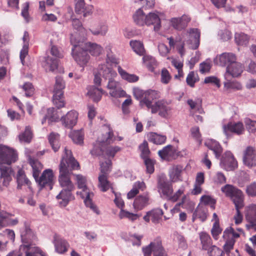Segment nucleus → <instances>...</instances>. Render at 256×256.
<instances>
[{"label": "nucleus", "mask_w": 256, "mask_h": 256, "mask_svg": "<svg viewBox=\"0 0 256 256\" xmlns=\"http://www.w3.org/2000/svg\"><path fill=\"white\" fill-rule=\"evenodd\" d=\"M158 154L162 159L166 160L175 159L178 156L176 150L170 145H168L159 150Z\"/></svg>", "instance_id": "nucleus-27"}, {"label": "nucleus", "mask_w": 256, "mask_h": 256, "mask_svg": "<svg viewBox=\"0 0 256 256\" xmlns=\"http://www.w3.org/2000/svg\"><path fill=\"white\" fill-rule=\"evenodd\" d=\"M189 210H192L194 207V203L190 200L186 196H184L182 200V202L175 206V207L171 210L172 213H174L178 211V207L180 206Z\"/></svg>", "instance_id": "nucleus-39"}, {"label": "nucleus", "mask_w": 256, "mask_h": 256, "mask_svg": "<svg viewBox=\"0 0 256 256\" xmlns=\"http://www.w3.org/2000/svg\"><path fill=\"white\" fill-rule=\"evenodd\" d=\"M149 198L146 194L138 196L134 202V208L136 210H142L148 204Z\"/></svg>", "instance_id": "nucleus-40"}, {"label": "nucleus", "mask_w": 256, "mask_h": 256, "mask_svg": "<svg viewBox=\"0 0 256 256\" xmlns=\"http://www.w3.org/2000/svg\"><path fill=\"white\" fill-rule=\"evenodd\" d=\"M245 216L250 224L248 226L256 229V204H252L246 208Z\"/></svg>", "instance_id": "nucleus-24"}, {"label": "nucleus", "mask_w": 256, "mask_h": 256, "mask_svg": "<svg viewBox=\"0 0 256 256\" xmlns=\"http://www.w3.org/2000/svg\"><path fill=\"white\" fill-rule=\"evenodd\" d=\"M198 75L194 72H190L186 79L187 84L190 87H194L195 83L198 80Z\"/></svg>", "instance_id": "nucleus-64"}, {"label": "nucleus", "mask_w": 256, "mask_h": 256, "mask_svg": "<svg viewBox=\"0 0 256 256\" xmlns=\"http://www.w3.org/2000/svg\"><path fill=\"white\" fill-rule=\"evenodd\" d=\"M130 45L134 51L137 54L142 56L144 53V48L142 43L138 40H131Z\"/></svg>", "instance_id": "nucleus-54"}, {"label": "nucleus", "mask_w": 256, "mask_h": 256, "mask_svg": "<svg viewBox=\"0 0 256 256\" xmlns=\"http://www.w3.org/2000/svg\"><path fill=\"white\" fill-rule=\"evenodd\" d=\"M60 115L58 112L54 108H49L47 110V114L44 116L42 121V124H44L46 120L48 123L50 124L52 122H56L59 120Z\"/></svg>", "instance_id": "nucleus-35"}, {"label": "nucleus", "mask_w": 256, "mask_h": 256, "mask_svg": "<svg viewBox=\"0 0 256 256\" xmlns=\"http://www.w3.org/2000/svg\"><path fill=\"white\" fill-rule=\"evenodd\" d=\"M19 140L21 142H30L32 138V132L29 126H26L24 132L18 136Z\"/></svg>", "instance_id": "nucleus-58"}, {"label": "nucleus", "mask_w": 256, "mask_h": 256, "mask_svg": "<svg viewBox=\"0 0 256 256\" xmlns=\"http://www.w3.org/2000/svg\"><path fill=\"white\" fill-rule=\"evenodd\" d=\"M85 196H86L84 198V202L85 204L87 207H89L92 209L94 212H95L97 214H100V211L98 210V208L94 205L92 200V198L94 194H88V193H84Z\"/></svg>", "instance_id": "nucleus-52"}, {"label": "nucleus", "mask_w": 256, "mask_h": 256, "mask_svg": "<svg viewBox=\"0 0 256 256\" xmlns=\"http://www.w3.org/2000/svg\"><path fill=\"white\" fill-rule=\"evenodd\" d=\"M20 232L22 244L18 251L12 252L6 256H22L23 253L26 256H47L39 248L34 246L36 237L30 228L29 222H24L20 228Z\"/></svg>", "instance_id": "nucleus-1"}, {"label": "nucleus", "mask_w": 256, "mask_h": 256, "mask_svg": "<svg viewBox=\"0 0 256 256\" xmlns=\"http://www.w3.org/2000/svg\"><path fill=\"white\" fill-rule=\"evenodd\" d=\"M76 180L78 188L82 190L81 192H78L77 194H80L82 198H84L85 196L84 193H88V194H93L90 192V190L86 186V176L81 174L76 175Z\"/></svg>", "instance_id": "nucleus-29"}, {"label": "nucleus", "mask_w": 256, "mask_h": 256, "mask_svg": "<svg viewBox=\"0 0 256 256\" xmlns=\"http://www.w3.org/2000/svg\"><path fill=\"white\" fill-rule=\"evenodd\" d=\"M190 18L188 16L184 14L180 18H172L170 22L172 26L178 30L184 28L190 22Z\"/></svg>", "instance_id": "nucleus-28"}, {"label": "nucleus", "mask_w": 256, "mask_h": 256, "mask_svg": "<svg viewBox=\"0 0 256 256\" xmlns=\"http://www.w3.org/2000/svg\"><path fill=\"white\" fill-rule=\"evenodd\" d=\"M86 50L92 56H99L103 52V48L101 46L96 43L90 42L85 44Z\"/></svg>", "instance_id": "nucleus-36"}, {"label": "nucleus", "mask_w": 256, "mask_h": 256, "mask_svg": "<svg viewBox=\"0 0 256 256\" xmlns=\"http://www.w3.org/2000/svg\"><path fill=\"white\" fill-rule=\"evenodd\" d=\"M204 182V173L198 172L196 178V181L194 184V188L192 192V194L197 195L200 194L202 192V186Z\"/></svg>", "instance_id": "nucleus-37"}, {"label": "nucleus", "mask_w": 256, "mask_h": 256, "mask_svg": "<svg viewBox=\"0 0 256 256\" xmlns=\"http://www.w3.org/2000/svg\"><path fill=\"white\" fill-rule=\"evenodd\" d=\"M153 100L146 99L144 100L145 106L148 110H150L152 114L158 113V115L162 118H167L171 110L170 108L166 102L160 100L157 102H152Z\"/></svg>", "instance_id": "nucleus-11"}, {"label": "nucleus", "mask_w": 256, "mask_h": 256, "mask_svg": "<svg viewBox=\"0 0 256 256\" xmlns=\"http://www.w3.org/2000/svg\"><path fill=\"white\" fill-rule=\"evenodd\" d=\"M65 86V82L63 78L60 76H56L53 92V102L58 108L64 107L65 105L63 99V90Z\"/></svg>", "instance_id": "nucleus-13"}, {"label": "nucleus", "mask_w": 256, "mask_h": 256, "mask_svg": "<svg viewBox=\"0 0 256 256\" xmlns=\"http://www.w3.org/2000/svg\"><path fill=\"white\" fill-rule=\"evenodd\" d=\"M92 6H86L84 0H78L75 6V12L78 14H82L84 17L90 16L92 13Z\"/></svg>", "instance_id": "nucleus-26"}, {"label": "nucleus", "mask_w": 256, "mask_h": 256, "mask_svg": "<svg viewBox=\"0 0 256 256\" xmlns=\"http://www.w3.org/2000/svg\"><path fill=\"white\" fill-rule=\"evenodd\" d=\"M13 216V214L7 212L6 211H0V229L6 226V222L9 219V218Z\"/></svg>", "instance_id": "nucleus-62"}, {"label": "nucleus", "mask_w": 256, "mask_h": 256, "mask_svg": "<svg viewBox=\"0 0 256 256\" xmlns=\"http://www.w3.org/2000/svg\"><path fill=\"white\" fill-rule=\"evenodd\" d=\"M220 166L228 171L233 170L236 168L237 162L230 152L228 151L224 153L220 161Z\"/></svg>", "instance_id": "nucleus-16"}, {"label": "nucleus", "mask_w": 256, "mask_h": 256, "mask_svg": "<svg viewBox=\"0 0 256 256\" xmlns=\"http://www.w3.org/2000/svg\"><path fill=\"white\" fill-rule=\"evenodd\" d=\"M102 141V139L98 138L93 149L90 152L92 155H102L108 158H113L116 154L121 150V148L118 146H110V143H104Z\"/></svg>", "instance_id": "nucleus-10"}, {"label": "nucleus", "mask_w": 256, "mask_h": 256, "mask_svg": "<svg viewBox=\"0 0 256 256\" xmlns=\"http://www.w3.org/2000/svg\"><path fill=\"white\" fill-rule=\"evenodd\" d=\"M152 248L154 256H166V252L162 246V241L160 239H156L150 242Z\"/></svg>", "instance_id": "nucleus-34"}, {"label": "nucleus", "mask_w": 256, "mask_h": 256, "mask_svg": "<svg viewBox=\"0 0 256 256\" xmlns=\"http://www.w3.org/2000/svg\"><path fill=\"white\" fill-rule=\"evenodd\" d=\"M158 188L160 194L168 200L173 192L172 184L164 180H160L158 182Z\"/></svg>", "instance_id": "nucleus-25"}, {"label": "nucleus", "mask_w": 256, "mask_h": 256, "mask_svg": "<svg viewBox=\"0 0 256 256\" xmlns=\"http://www.w3.org/2000/svg\"><path fill=\"white\" fill-rule=\"evenodd\" d=\"M221 190L226 196L230 198L234 204L236 210V214L234 217V222L236 224H240L243 218L240 210L244 206L242 192L230 184H226L222 188Z\"/></svg>", "instance_id": "nucleus-7"}, {"label": "nucleus", "mask_w": 256, "mask_h": 256, "mask_svg": "<svg viewBox=\"0 0 256 256\" xmlns=\"http://www.w3.org/2000/svg\"><path fill=\"white\" fill-rule=\"evenodd\" d=\"M120 218L122 219L124 218H128L129 220L134 222L138 219L140 215L130 212L127 210H124L123 208L121 209L118 214Z\"/></svg>", "instance_id": "nucleus-55"}, {"label": "nucleus", "mask_w": 256, "mask_h": 256, "mask_svg": "<svg viewBox=\"0 0 256 256\" xmlns=\"http://www.w3.org/2000/svg\"><path fill=\"white\" fill-rule=\"evenodd\" d=\"M72 25L74 28L78 32V36L76 34H72L71 36L74 35L76 40H80V42L84 40L86 36V30L82 26L81 22L77 18L73 19L72 20ZM72 36H70V38Z\"/></svg>", "instance_id": "nucleus-21"}, {"label": "nucleus", "mask_w": 256, "mask_h": 256, "mask_svg": "<svg viewBox=\"0 0 256 256\" xmlns=\"http://www.w3.org/2000/svg\"><path fill=\"white\" fill-rule=\"evenodd\" d=\"M28 160L32 168L33 176L40 188H46L48 190H51L55 181L52 170L51 169L44 170L39 178L40 172L42 169V165L38 160L30 156L29 157Z\"/></svg>", "instance_id": "nucleus-4"}, {"label": "nucleus", "mask_w": 256, "mask_h": 256, "mask_svg": "<svg viewBox=\"0 0 256 256\" xmlns=\"http://www.w3.org/2000/svg\"><path fill=\"white\" fill-rule=\"evenodd\" d=\"M174 242L178 244L180 248L182 249L187 248L188 245L186 240L182 235L178 232H175L174 234Z\"/></svg>", "instance_id": "nucleus-57"}, {"label": "nucleus", "mask_w": 256, "mask_h": 256, "mask_svg": "<svg viewBox=\"0 0 256 256\" xmlns=\"http://www.w3.org/2000/svg\"><path fill=\"white\" fill-rule=\"evenodd\" d=\"M140 152V156L142 159L149 158L150 150L148 148V143L146 141L144 140L138 147Z\"/></svg>", "instance_id": "nucleus-59"}, {"label": "nucleus", "mask_w": 256, "mask_h": 256, "mask_svg": "<svg viewBox=\"0 0 256 256\" xmlns=\"http://www.w3.org/2000/svg\"><path fill=\"white\" fill-rule=\"evenodd\" d=\"M205 145L214 152L216 158H218L220 157L222 148L217 141L212 139H208L205 142Z\"/></svg>", "instance_id": "nucleus-33"}, {"label": "nucleus", "mask_w": 256, "mask_h": 256, "mask_svg": "<svg viewBox=\"0 0 256 256\" xmlns=\"http://www.w3.org/2000/svg\"><path fill=\"white\" fill-rule=\"evenodd\" d=\"M200 32L197 28H190L182 34L181 40L176 41V46L181 56L185 54V46L190 48L196 49L200 45Z\"/></svg>", "instance_id": "nucleus-6"}, {"label": "nucleus", "mask_w": 256, "mask_h": 256, "mask_svg": "<svg viewBox=\"0 0 256 256\" xmlns=\"http://www.w3.org/2000/svg\"><path fill=\"white\" fill-rule=\"evenodd\" d=\"M222 128L224 132L227 136L228 135V132L240 135L243 134L244 132V126L240 122H230L227 124H224Z\"/></svg>", "instance_id": "nucleus-18"}, {"label": "nucleus", "mask_w": 256, "mask_h": 256, "mask_svg": "<svg viewBox=\"0 0 256 256\" xmlns=\"http://www.w3.org/2000/svg\"><path fill=\"white\" fill-rule=\"evenodd\" d=\"M92 34L94 36L100 35L105 36L108 31V26L104 24H100L94 30H90Z\"/></svg>", "instance_id": "nucleus-60"}, {"label": "nucleus", "mask_w": 256, "mask_h": 256, "mask_svg": "<svg viewBox=\"0 0 256 256\" xmlns=\"http://www.w3.org/2000/svg\"><path fill=\"white\" fill-rule=\"evenodd\" d=\"M99 74L102 75V77L108 80V82L107 88L110 90V94L114 98L127 97L124 90L118 87L119 83L114 80L117 76L115 71L112 70L107 65H102L99 66Z\"/></svg>", "instance_id": "nucleus-5"}, {"label": "nucleus", "mask_w": 256, "mask_h": 256, "mask_svg": "<svg viewBox=\"0 0 256 256\" xmlns=\"http://www.w3.org/2000/svg\"><path fill=\"white\" fill-rule=\"evenodd\" d=\"M148 141L156 144H162L166 140V136L165 135L160 134L156 132H150L147 135Z\"/></svg>", "instance_id": "nucleus-42"}, {"label": "nucleus", "mask_w": 256, "mask_h": 256, "mask_svg": "<svg viewBox=\"0 0 256 256\" xmlns=\"http://www.w3.org/2000/svg\"><path fill=\"white\" fill-rule=\"evenodd\" d=\"M150 214L151 215V220L152 222L156 224L158 223L161 219L163 212L162 210L157 208L150 211Z\"/></svg>", "instance_id": "nucleus-61"}, {"label": "nucleus", "mask_w": 256, "mask_h": 256, "mask_svg": "<svg viewBox=\"0 0 256 256\" xmlns=\"http://www.w3.org/2000/svg\"><path fill=\"white\" fill-rule=\"evenodd\" d=\"M48 138L49 142L53 150L55 152L58 151L60 147L59 134L57 133L52 132L49 135Z\"/></svg>", "instance_id": "nucleus-49"}, {"label": "nucleus", "mask_w": 256, "mask_h": 256, "mask_svg": "<svg viewBox=\"0 0 256 256\" xmlns=\"http://www.w3.org/2000/svg\"><path fill=\"white\" fill-rule=\"evenodd\" d=\"M146 188V185L143 182H135L132 188L128 194L127 198L128 199L133 198L136 194L138 193L139 190L143 191Z\"/></svg>", "instance_id": "nucleus-44"}, {"label": "nucleus", "mask_w": 256, "mask_h": 256, "mask_svg": "<svg viewBox=\"0 0 256 256\" xmlns=\"http://www.w3.org/2000/svg\"><path fill=\"white\" fill-rule=\"evenodd\" d=\"M52 243L54 244L56 252L59 254L66 252L70 246L68 242L63 238L58 235H54Z\"/></svg>", "instance_id": "nucleus-17"}, {"label": "nucleus", "mask_w": 256, "mask_h": 256, "mask_svg": "<svg viewBox=\"0 0 256 256\" xmlns=\"http://www.w3.org/2000/svg\"><path fill=\"white\" fill-rule=\"evenodd\" d=\"M118 72L121 78L128 82L133 83L137 82L139 80V77L134 74L128 73L124 70L120 66H118Z\"/></svg>", "instance_id": "nucleus-38"}, {"label": "nucleus", "mask_w": 256, "mask_h": 256, "mask_svg": "<svg viewBox=\"0 0 256 256\" xmlns=\"http://www.w3.org/2000/svg\"><path fill=\"white\" fill-rule=\"evenodd\" d=\"M103 94L102 89L94 86L90 87L88 89V95L96 102L100 100Z\"/></svg>", "instance_id": "nucleus-43"}, {"label": "nucleus", "mask_w": 256, "mask_h": 256, "mask_svg": "<svg viewBox=\"0 0 256 256\" xmlns=\"http://www.w3.org/2000/svg\"><path fill=\"white\" fill-rule=\"evenodd\" d=\"M78 116V112L74 110H72L62 116L60 120L65 127L72 128L76 124Z\"/></svg>", "instance_id": "nucleus-19"}, {"label": "nucleus", "mask_w": 256, "mask_h": 256, "mask_svg": "<svg viewBox=\"0 0 256 256\" xmlns=\"http://www.w3.org/2000/svg\"><path fill=\"white\" fill-rule=\"evenodd\" d=\"M146 15L141 8L138 9L133 16L134 22L139 26H144L146 20Z\"/></svg>", "instance_id": "nucleus-48"}, {"label": "nucleus", "mask_w": 256, "mask_h": 256, "mask_svg": "<svg viewBox=\"0 0 256 256\" xmlns=\"http://www.w3.org/2000/svg\"><path fill=\"white\" fill-rule=\"evenodd\" d=\"M42 66L46 71L54 72L58 68V61L56 58L48 56L44 58V60L42 62Z\"/></svg>", "instance_id": "nucleus-41"}, {"label": "nucleus", "mask_w": 256, "mask_h": 256, "mask_svg": "<svg viewBox=\"0 0 256 256\" xmlns=\"http://www.w3.org/2000/svg\"><path fill=\"white\" fill-rule=\"evenodd\" d=\"M243 161L244 164L248 167L256 166V150L253 147H248L244 152Z\"/></svg>", "instance_id": "nucleus-20"}, {"label": "nucleus", "mask_w": 256, "mask_h": 256, "mask_svg": "<svg viewBox=\"0 0 256 256\" xmlns=\"http://www.w3.org/2000/svg\"><path fill=\"white\" fill-rule=\"evenodd\" d=\"M18 159V154L14 149L6 146L0 144V183L7 186L12 180V170L10 166L12 163Z\"/></svg>", "instance_id": "nucleus-3"}, {"label": "nucleus", "mask_w": 256, "mask_h": 256, "mask_svg": "<svg viewBox=\"0 0 256 256\" xmlns=\"http://www.w3.org/2000/svg\"><path fill=\"white\" fill-rule=\"evenodd\" d=\"M206 218L207 214L206 210L202 206H198L195 210L192 219L194 221L195 220L198 218L203 222L206 220Z\"/></svg>", "instance_id": "nucleus-51"}, {"label": "nucleus", "mask_w": 256, "mask_h": 256, "mask_svg": "<svg viewBox=\"0 0 256 256\" xmlns=\"http://www.w3.org/2000/svg\"><path fill=\"white\" fill-rule=\"evenodd\" d=\"M237 58L235 54L232 52H224L218 55L214 60L216 64L222 66H228L236 62Z\"/></svg>", "instance_id": "nucleus-15"}, {"label": "nucleus", "mask_w": 256, "mask_h": 256, "mask_svg": "<svg viewBox=\"0 0 256 256\" xmlns=\"http://www.w3.org/2000/svg\"><path fill=\"white\" fill-rule=\"evenodd\" d=\"M240 234L234 232V229L229 227L224 232L223 238L225 240L224 246V252L215 246H212L207 250L209 256H228L229 252L233 249L235 239L238 238Z\"/></svg>", "instance_id": "nucleus-8"}, {"label": "nucleus", "mask_w": 256, "mask_h": 256, "mask_svg": "<svg viewBox=\"0 0 256 256\" xmlns=\"http://www.w3.org/2000/svg\"><path fill=\"white\" fill-rule=\"evenodd\" d=\"M226 80V81L224 82V90L228 92L231 90H238L242 89V86L240 82L237 81H230L228 80V79Z\"/></svg>", "instance_id": "nucleus-47"}, {"label": "nucleus", "mask_w": 256, "mask_h": 256, "mask_svg": "<svg viewBox=\"0 0 256 256\" xmlns=\"http://www.w3.org/2000/svg\"><path fill=\"white\" fill-rule=\"evenodd\" d=\"M112 161L110 159L100 164V173L98 178V186L102 192H106L110 188H112V184L108 180V175L110 171Z\"/></svg>", "instance_id": "nucleus-12"}, {"label": "nucleus", "mask_w": 256, "mask_h": 256, "mask_svg": "<svg viewBox=\"0 0 256 256\" xmlns=\"http://www.w3.org/2000/svg\"><path fill=\"white\" fill-rule=\"evenodd\" d=\"M249 36L243 32H236L235 34L234 40L238 46H246L249 42Z\"/></svg>", "instance_id": "nucleus-50"}, {"label": "nucleus", "mask_w": 256, "mask_h": 256, "mask_svg": "<svg viewBox=\"0 0 256 256\" xmlns=\"http://www.w3.org/2000/svg\"><path fill=\"white\" fill-rule=\"evenodd\" d=\"M184 168L180 165L172 166L169 170L168 174L170 181L173 182L182 181V173Z\"/></svg>", "instance_id": "nucleus-30"}, {"label": "nucleus", "mask_w": 256, "mask_h": 256, "mask_svg": "<svg viewBox=\"0 0 256 256\" xmlns=\"http://www.w3.org/2000/svg\"><path fill=\"white\" fill-rule=\"evenodd\" d=\"M200 201L206 205H210L212 209L214 208L216 200L211 196L204 195L201 197Z\"/></svg>", "instance_id": "nucleus-63"}, {"label": "nucleus", "mask_w": 256, "mask_h": 256, "mask_svg": "<svg viewBox=\"0 0 256 256\" xmlns=\"http://www.w3.org/2000/svg\"><path fill=\"white\" fill-rule=\"evenodd\" d=\"M199 236L203 250H207L212 246V239L208 234L206 232H201Z\"/></svg>", "instance_id": "nucleus-46"}, {"label": "nucleus", "mask_w": 256, "mask_h": 256, "mask_svg": "<svg viewBox=\"0 0 256 256\" xmlns=\"http://www.w3.org/2000/svg\"><path fill=\"white\" fill-rule=\"evenodd\" d=\"M18 188H21L24 185H26L30 188V182L26 177L24 172L22 170L18 171L17 174Z\"/></svg>", "instance_id": "nucleus-45"}, {"label": "nucleus", "mask_w": 256, "mask_h": 256, "mask_svg": "<svg viewBox=\"0 0 256 256\" xmlns=\"http://www.w3.org/2000/svg\"><path fill=\"white\" fill-rule=\"evenodd\" d=\"M104 134H102V142L111 143L114 140L120 141L123 140L122 136H114L112 130L108 126H104L103 128Z\"/></svg>", "instance_id": "nucleus-31"}, {"label": "nucleus", "mask_w": 256, "mask_h": 256, "mask_svg": "<svg viewBox=\"0 0 256 256\" xmlns=\"http://www.w3.org/2000/svg\"><path fill=\"white\" fill-rule=\"evenodd\" d=\"M143 62L146 66L151 72L154 71L157 66V62L155 58L149 55H145L143 56Z\"/></svg>", "instance_id": "nucleus-53"}, {"label": "nucleus", "mask_w": 256, "mask_h": 256, "mask_svg": "<svg viewBox=\"0 0 256 256\" xmlns=\"http://www.w3.org/2000/svg\"><path fill=\"white\" fill-rule=\"evenodd\" d=\"M79 166L78 163L72 156L71 150L65 148L59 166L58 182L62 187L66 189L74 190V186L70 176L72 170L78 169Z\"/></svg>", "instance_id": "nucleus-2"}, {"label": "nucleus", "mask_w": 256, "mask_h": 256, "mask_svg": "<svg viewBox=\"0 0 256 256\" xmlns=\"http://www.w3.org/2000/svg\"><path fill=\"white\" fill-rule=\"evenodd\" d=\"M133 94L137 100H141L140 104L142 106H145L144 100L146 99L148 100H155L160 98L159 92L154 90H148L144 92L138 88H133Z\"/></svg>", "instance_id": "nucleus-14"}, {"label": "nucleus", "mask_w": 256, "mask_h": 256, "mask_svg": "<svg viewBox=\"0 0 256 256\" xmlns=\"http://www.w3.org/2000/svg\"><path fill=\"white\" fill-rule=\"evenodd\" d=\"M80 40H76L74 35L70 38L71 44L73 46L72 48V56L76 63L82 67H84L88 62L90 56L86 51L81 47Z\"/></svg>", "instance_id": "nucleus-9"}, {"label": "nucleus", "mask_w": 256, "mask_h": 256, "mask_svg": "<svg viewBox=\"0 0 256 256\" xmlns=\"http://www.w3.org/2000/svg\"><path fill=\"white\" fill-rule=\"evenodd\" d=\"M73 190L64 188L56 196V198L60 207L66 206L70 201L73 199L72 191Z\"/></svg>", "instance_id": "nucleus-22"}, {"label": "nucleus", "mask_w": 256, "mask_h": 256, "mask_svg": "<svg viewBox=\"0 0 256 256\" xmlns=\"http://www.w3.org/2000/svg\"><path fill=\"white\" fill-rule=\"evenodd\" d=\"M244 68L242 64L236 62L232 65L227 66L226 72L224 74L225 80L228 79V76H231L232 77H238L242 74Z\"/></svg>", "instance_id": "nucleus-23"}, {"label": "nucleus", "mask_w": 256, "mask_h": 256, "mask_svg": "<svg viewBox=\"0 0 256 256\" xmlns=\"http://www.w3.org/2000/svg\"><path fill=\"white\" fill-rule=\"evenodd\" d=\"M84 136V132L82 130L72 131L70 134V136L73 142L79 144L83 143Z\"/></svg>", "instance_id": "nucleus-56"}, {"label": "nucleus", "mask_w": 256, "mask_h": 256, "mask_svg": "<svg viewBox=\"0 0 256 256\" xmlns=\"http://www.w3.org/2000/svg\"><path fill=\"white\" fill-rule=\"evenodd\" d=\"M146 25H154V30L158 31L160 26V16L158 12H150L146 16Z\"/></svg>", "instance_id": "nucleus-32"}]
</instances>
